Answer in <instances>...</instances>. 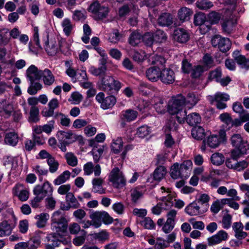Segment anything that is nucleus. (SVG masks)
Listing matches in <instances>:
<instances>
[{"label": "nucleus", "mask_w": 249, "mask_h": 249, "mask_svg": "<svg viewBox=\"0 0 249 249\" xmlns=\"http://www.w3.org/2000/svg\"><path fill=\"white\" fill-rule=\"evenodd\" d=\"M45 49L50 55H54L58 52V46L55 40H51L50 42L46 41L45 42Z\"/></svg>", "instance_id": "obj_32"}, {"label": "nucleus", "mask_w": 249, "mask_h": 249, "mask_svg": "<svg viewBox=\"0 0 249 249\" xmlns=\"http://www.w3.org/2000/svg\"><path fill=\"white\" fill-rule=\"evenodd\" d=\"M161 81L165 84H170L175 80V75L174 71L169 68H165L161 71Z\"/></svg>", "instance_id": "obj_18"}, {"label": "nucleus", "mask_w": 249, "mask_h": 249, "mask_svg": "<svg viewBox=\"0 0 249 249\" xmlns=\"http://www.w3.org/2000/svg\"><path fill=\"white\" fill-rule=\"evenodd\" d=\"M167 173L166 168L163 166H160L156 168L153 173V178L157 181H160L163 178Z\"/></svg>", "instance_id": "obj_41"}, {"label": "nucleus", "mask_w": 249, "mask_h": 249, "mask_svg": "<svg viewBox=\"0 0 249 249\" xmlns=\"http://www.w3.org/2000/svg\"><path fill=\"white\" fill-rule=\"evenodd\" d=\"M17 219L12 213L10 218L0 222V237H3L11 234L16 226Z\"/></svg>", "instance_id": "obj_8"}, {"label": "nucleus", "mask_w": 249, "mask_h": 249, "mask_svg": "<svg viewBox=\"0 0 249 249\" xmlns=\"http://www.w3.org/2000/svg\"><path fill=\"white\" fill-rule=\"evenodd\" d=\"M177 211L175 210L169 211L167 213V220L164 222L163 218H160L157 221L159 226H162V230L165 233H170L175 226V219L177 215Z\"/></svg>", "instance_id": "obj_4"}, {"label": "nucleus", "mask_w": 249, "mask_h": 249, "mask_svg": "<svg viewBox=\"0 0 249 249\" xmlns=\"http://www.w3.org/2000/svg\"><path fill=\"white\" fill-rule=\"evenodd\" d=\"M200 100V95L197 93L192 92L188 94L186 98H185V105H189L191 108L195 106Z\"/></svg>", "instance_id": "obj_34"}, {"label": "nucleus", "mask_w": 249, "mask_h": 249, "mask_svg": "<svg viewBox=\"0 0 249 249\" xmlns=\"http://www.w3.org/2000/svg\"><path fill=\"white\" fill-rule=\"evenodd\" d=\"M123 147V141L121 138H117L114 140L111 144L112 150L115 153H118Z\"/></svg>", "instance_id": "obj_58"}, {"label": "nucleus", "mask_w": 249, "mask_h": 249, "mask_svg": "<svg viewBox=\"0 0 249 249\" xmlns=\"http://www.w3.org/2000/svg\"><path fill=\"white\" fill-rule=\"evenodd\" d=\"M231 144L234 147H239L241 151L249 150V143L244 140L240 134H234L231 138Z\"/></svg>", "instance_id": "obj_16"}, {"label": "nucleus", "mask_w": 249, "mask_h": 249, "mask_svg": "<svg viewBox=\"0 0 249 249\" xmlns=\"http://www.w3.org/2000/svg\"><path fill=\"white\" fill-rule=\"evenodd\" d=\"M39 110L36 107H32L31 108L29 122L36 123L39 120L38 117Z\"/></svg>", "instance_id": "obj_61"}, {"label": "nucleus", "mask_w": 249, "mask_h": 249, "mask_svg": "<svg viewBox=\"0 0 249 249\" xmlns=\"http://www.w3.org/2000/svg\"><path fill=\"white\" fill-rule=\"evenodd\" d=\"M89 10L93 13L98 19H102L107 17L108 8L102 0H94L90 5Z\"/></svg>", "instance_id": "obj_6"}, {"label": "nucleus", "mask_w": 249, "mask_h": 249, "mask_svg": "<svg viewBox=\"0 0 249 249\" xmlns=\"http://www.w3.org/2000/svg\"><path fill=\"white\" fill-rule=\"evenodd\" d=\"M232 227L235 232V236L237 238L242 239L245 238L247 236V233L243 231L244 225L242 223H234Z\"/></svg>", "instance_id": "obj_35"}, {"label": "nucleus", "mask_w": 249, "mask_h": 249, "mask_svg": "<svg viewBox=\"0 0 249 249\" xmlns=\"http://www.w3.org/2000/svg\"><path fill=\"white\" fill-rule=\"evenodd\" d=\"M158 23L161 26H170L173 23L175 26L178 25L176 23H174L172 15L167 13H163L160 15L158 19Z\"/></svg>", "instance_id": "obj_23"}, {"label": "nucleus", "mask_w": 249, "mask_h": 249, "mask_svg": "<svg viewBox=\"0 0 249 249\" xmlns=\"http://www.w3.org/2000/svg\"><path fill=\"white\" fill-rule=\"evenodd\" d=\"M236 24V20L233 18H226L222 23V30L226 34H231L234 30Z\"/></svg>", "instance_id": "obj_22"}, {"label": "nucleus", "mask_w": 249, "mask_h": 249, "mask_svg": "<svg viewBox=\"0 0 249 249\" xmlns=\"http://www.w3.org/2000/svg\"><path fill=\"white\" fill-rule=\"evenodd\" d=\"M68 228V221L65 218V214L61 210L54 212L51 217V230L60 235L65 233Z\"/></svg>", "instance_id": "obj_2"}, {"label": "nucleus", "mask_w": 249, "mask_h": 249, "mask_svg": "<svg viewBox=\"0 0 249 249\" xmlns=\"http://www.w3.org/2000/svg\"><path fill=\"white\" fill-rule=\"evenodd\" d=\"M211 161L214 165H219L223 163L224 161L223 155L219 153L213 154L211 156Z\"/></svg>", "instance_id": "obj_56"}, {"label": "nucleus", "mask_w": 249, "mask_h": 249, "mask_svg": "<svg viewBox=\"0 0 249 249\" xmlns=\"http://www.w3.org/2000/svg\"><path fill=\"white\" fill-rule=\"evenodd\" d=\"M41 243V240L38 236H33L27 242L28 249H37Z\"/></svg>", "instance_id": "obj_52"}, {"label": "nucleus", "mask_w": 249, "mask_h": 249, "mask_svg": "<svg viewBox=\"0 0 249 249\" xmlns=\"http://www.w3.org/2000/svg\"><path fill=\"white\" fill-rule=\"evenodd\" d=\"M47 162L49 166V169L50 173H54L57 171L59 164L54 157H53L48 160H47Z\"/></svg>", "instance_id": "obj_53"}, {"label": "nucleus", "mask_w": 249, "mask_h": 249, "mask_svg": "<svg viewBox=\"0 0 249 249\" xmlns=\"http://www.w3.org/2000/svg\"><path fill=\"white\" fill-rule=\"evenodd\" d=\"M42 85L38 82H35V81H30V85L27 91L28 93L33 95L37 93V92L41 89Z\"/></svg>", "instance_id": "obj_45"}, {"label": "nucleus", "mask_w": 249, "mask_h": 249, "mask_svg": "<svg viewBox=\"0 0 249 249\" xmlns=\"http://www.w3.org/2000/svg\"><path fill=\"white\" fill-rule=\"evenodd\" d=\"M174 38L179 43H185L188 40L189 36L186 30L178 28L174 31Z\"/></svg>", "instance_id": "obj_27"}, {"label": "nucleus", "mask_w": 249, "mask_h": 249, "mask_svg": "<svg viewBox=\"0 0 249 249\" xmlns=\"http://www.w3.org/2000/svg\"><path fill=\"white\" fill-rule=\"evenodd\" d=\"M61 25L65 35L67 36H69L74 28V25L71 22V19L69 18H65L62 21Z\"/></svg>", "instance_id": "obj_37"}, {"label": "nucleus", "mask_w": 249, "mask_h": 249, "mask_svg": "<svg viewBox=\"0 0 249 249\" xmlns=\"http://www.w3.org/2000/svg\"><path fill=\"white\" fill-rule=\"evenodd\" d=\"M160 204L163 209H169L173 205V196L169 194L167 196L162 197Z\"/></svg>", "instance_id": "obj_48"}, {"label": "nucleus", "mask_w": 249, "mask_h": 249, "mask_svg": "<svg viewBox=\"0 0 249 249\" xmlns=\"http://www.w3.org/2000/svg\"><path fill=\"white\" fill-rule=\"evenodd\" d=\"M207 99L212 104L215 103L217 108L223 109L227 107L224 102L230 99V96L226 93L217 92L213 95H209Z\"/></svg>", "instance_id": "obj_12"}, {"label": "nucleus", "mask_w": 249, "mask_h": 249, "mask_svg": "<svg viewBox=\"0 0 249 249\" xmlns=\"http://www.w3.org/2000/svg\"><path fill=\"white\" fill-rule=\"evenodd\" d=\"M212 44L213 47H217L223 53L229 50L231 44L229 38L222 37L219 35H216L213 37Z\"/></svg>", "instance_id": "obj_14"}, {"label": "nucleus", "mask_w": 249, "mask_h": 249, "mask_svg": "<svg viewBox=\"0 0 249 249\" xmlns=\"http://www.w3.org/2000/svg\"><path fill=\"white\" fill-rule=\"evenodd\" d=\"M18 142V136L15 132L6 133L4 138V142L10 146H16Z\"/></svg>", "instance_id": "obj_31"}, {"label": "nucleus", "mask_w": 249, "mask_h": 249, "mask_svg": "<svg viewBox=\"0 0 249 249\" xmlns=\"http://www.w3.org/2000/svg\"><path fill=\"white\" fill-rule=\"evenodd\" d=\"M89 218L93 222V226L98 228L102 225V222L106 224L113 222V218L105 211H92L90 213Z\"/></svg>", "instance_id": "obj_5"}, {"label": "nucleus", "mask_w": 249, "mask_h": 249, "mask_svg": "<svg viewBox=\"0 0 249 249\" xmlns=\"http://www.w3.org/2000/svg\"><path fill=\"white\" fill-rule=\"evenodd\" d=\"M41 78L43 81L44 84L46 86L52 85L55 81L54 75L52 71L48 69H45L44 70L42 71Z\"/></svg>", "instance_id": "obj_29"}, {"label": "nucleus", "mask_w": 249, "mask_h": 249, "mask_svg": "<svg viewBox=\"0 0 249 249\" xmlns=\"http://www.w3.org/2000/svg\"><path fill=\"white\" fill-rule=\"evenodd\" d=\"M239 53V51L234 52L233 55L235 61L242 68L248 69L249 68V59Z\"/></svg>", "instance_id": "obj_30"}, {"label": "nucleus", "mask_w": 249, "mask_h": 249, "mask_svg": "<svg viewBox=\"0 0 249 249\" xmlns=\"http://www.w3.org/2000/svg\"><path fill=\"white\" fill-rule=\"evenodd\" d=\"M161 71V70L158 67H151L146 71V76L149 81L157 82L159 79H160Z\"/></svg>", "instance_id": "obj_17"}, {"label": "nucleus", "mask_w": 249, "mask_h": 249, "mask_svg": "<svg viewBox=\"0 0 249 249\" xmlns=\"http://www.w3.org/2000/svg\"><path fill=\"white\" fill-rule=\"evenodd\" d=\"M53 187L51 183L46 180L42 184L36 185L33 190V194L43 199L46 196H51L53 192Z\"/></svg>", "instance_id": "obj_10"}, {"label": "nucleus", "mask_w": 249, "mask_h": 249, "mask_svg": "<svg viewBox=\"0 0 249 249\" xmlns=\"http://www.w3.org/2000/svg\"><path fill=\"white\" fill-rule=\"evenodd\" d=\"M192 136L196 140H202L205 137V130L200 126H196L192 130Z\"/></svg>", "instance_id": "obj_44"}, {"label": "nucleus", "mask_w": 249, "mask_h": 249, "mask_svg": "<svg viewBox=\"0 0 249 249\" xmlns=\"http://www.w3.org/2000/svg\"><path fill=\"white\" fill-rule=\"evenodd\" d=\"M150 132V128L146 125H143L138 128L137 135L139 137L144 138L149 135Z\"/></svg>", "instance_id": "obj_63"}, {"label": "nucleus", "mask_w": 249, "mask_h": 249, "mask_svg": "<svg viewBox=\"0 0 249 249\" xmlns=\"http://www.w3.org/2000/svg\"><path fill=\"white\" fill-rule=\"evenodd\" d=\"M122 37V35L120 34L118 30H114L109 34L108 40L111 43H116L120 40Z\"/></svg>", "instance_id": "obj_62"}, {"label": "nucleus", "mask_w": 249, "mask_h": 249, "mask_svg": "<svg viewBox=\"0 0 249 249\" xmlns=\"http://www.w3.org/2000/svg\"><path fill=\"white\" fill-rule=\"evenodd\" d=\"M102 85L105 91L118 92L121 88V83L110 75H105L102 79Z\"/></svg>", "instance_id": "obj_11"}, {"label": "nucleus", "mask_w": 249, "mask_h": 249, "mask_svg": "<svg viewBox=\"0 0 249 249\" xmlns=\"http://www.w3.org/2000/svg\"><path fill=\"white\" fill-rule=\"evenodd\" d=\"M106 70L107 68L105 65H102L99 68H96L94 66H91L89 68V71L91 74L97 76L105 73Z\"/></svg>", "instance_id": "obj_54"}, {"label": "nucleus", "mask_w": 249, "mask_h": 249, "mask_svg": "<svg viewBox=\"0 0 249 249\" xmlns=\"http://www.w3.org/2000/svg\"><path fill=\"white\" fill-rule=\"evenodd\" d=\"M185 212L190 215H198L204 213L206 210L201 209L196 202L190 204L185 208Z\"/></svg>", "instance_id": "obj_26"}, {"label": "nucleus", "mask_w": 249, "mask_h": 249, "mask_svg": "<svg viewBox=\"0 0 249 249\" xmlns=\"http://www.w3.org/2000/svg\"><path fill=\"white\" fill-rule=\"evenodd\" d=\"M192 14V12L190 9L186 7H182L178 11V18L182 22L188 20Z\"/></svg>", "instance_id": "obj_47"}, {"label": "nucleus", "mask_w": 249, "mask_h": 249, "mask_svg": "<svg viewBox=\"0 0 249 249\" xmlns=\"http://www.w3.org/2000/svg\"><path fill=\"white\" fill-rule=\"evenodd\" d=\"M42 70H39L34 65H31L27 69L26 75L30 81H35L41 79Z\"/></svg>", "instance_id": "obj_21"}, {"label": "nucleus", "mask_w": 249, "mask_h": 249, "mask_svg": "<svg viewBox=\"0 0 249 249\" xmlns=\"http://www.w3.org/2000/svg\"><path fill=\"white\" fill-rule=\"evenodd\" d=\"M228 238L226 232L223 231H218L216 234L208 238V241L210 245H214L226 240Z\"/></svg>", "instance_id": "obj_25"}, {"label": "nucleus", "mask_w": 249, "mask_h": 249, "mask_svg": "<svg viewBox=\"0 0 249 249\" xmlns=\"http://www.w3.org/2000/svg\"><path fill=\"white\" fill-rule=\"evenodd\" d=\"M206 20V15L203 13H197L194 16V24L196 26L202 25Z\"/></svg>", "instance_id": "obj_64"}, {"label": "nucleus", "mask_w": 249, "mask_h": 249, "mask_svg": "<svg viewBox=\"0 0 249 249\" xmlns=\"http://www.w3.org/2000/svg\"><path fill=\"white\" fill-rule=\"evenodd\" d=\"M226 140V130L224 129H221L217 135H210L207 139L203 141V142L211 148H216L221 143L225 142Z\"/></svg>", "instance_id": "obj_9"}, {"label": "nucleus", "mask_w": 249, "mask_h": 249, "mask_svg": "<svg viewBox=\"0 0 249 249\" xmlns=\"http://www.w3.org/2000/svg\"><path fill=\"white\" fill-rule=\"evenodd\" d=\"M12 194L18 197L21 201L27 200L30 196L29 188L25 187L22 184H17L13 188Z\"/></svg>", "instance_id": "obj_15"}, {"label": "nucleus", "mask_w": 249, "mask_h": 249, "mask_svg": "<svg viewBox=\"0 0 249 249\" xmlns=\"http://www.w3.org/2000/svg\"><path fill=\"white\" fill-rule=\"evenodd\" d=\"M193 165L191 160L184 161L182 164L179 165L180 173L182 176V178H187L190 174V169Z\"/></svg>", "instance_id": "obj_28"}, {"label": "nucleus", "mask_w": 249, "mask_h": 249, "mask_svg": "<svg viewBox=\"0 0 249 249\" xmlns=\"http://www.w3.org/2000/svg\"><path fill=\"white\" fill-rule=\"evenodd\" d=\"M13 110V105L7 101L5 103V106L3 107L0 115L5 118H8L12 114Z\"/></svg>", "instance_id": "obj_51"}, {"label": "nucleus", "mask_w": 249, "mask_h": 249, "mask_svg": "<svg viewBox=\"0 0 249 249\" xmlns=\"http://www.w3.org/2000/svg\"><path fill=\"white\" fill-rule=\"evenodd\" d=\"M181 174L179 164L177 162L174 163L171 168L170 176L171 178L175 179L182 178Z\"/></svg>", "instance_id": "obj_55"}, {"label": "nucleus", "mask_w": 249, "mask_h": 249, "mask_svg": "<svg viewBox=\"0 0 249 249\" xmlns=\"http://www.w3.org/2000/svg\"><path fill=\"white\" fill-rule=\"evenodd\" d=\"M104 151V146L103 145H98L94 146L90 152L93 156V159L95 162H98Z\"/></svg>", "instance_id": "obj_43"}, {"label": "nucleus", "mask_w": 249, "mask_h": 249, "mask_svg": "<svg viewBox=\"0 0 249 249\" xmlns=\"http://www.w3.org/2000/svg\"><path fill=\"white\" fill-rule=\"evenodd\" d=\"M219 118L223 123V126L226 130H229L232 127V119L228 113H224L219 116Z\"/></svg>", "instance_id": "obj_40"}, {"label": "nucleus", "mask_w": 249, "mask_h": 249, "mask_svg": "<svg viewBox=\"0 0 249 249\" xmlns=\"http://www.w3.org/2000/svg\"><path fill=\"white\" fill-rule=\"evenodd\" d=\"M178 126L174 119L172 117L166 123L163 127V129L165 134L164 144L166 147H171L174 144L175 141L171 135V133L176 131Z\"/></svg>", "instance_id": "obj_7"}, {"label": "nucleus", "mask_w": 249, "mask_h": 249, "mask_svg": "<svg viewBox=\"0 0 249 249\" xmlns=\"http://www.w3.org/2000/svg\"><path fill=\"white\" fill-rule=\"evenodd\" d=\"M10 41L9 29L7 28H0V46H6Z\"/></svg>", "instance_id": "obj_38"}, {"label": "nucleus", "mask_w": 249, "mask_h": 249, "mask_svg": "<svg viewBox=\"0 0 249 249\" xmlns=\"http://www.w3.org/2000/svg\"><path fill=\"white\" fill-rule=\"evenodd\" d=\"M138 116V112L132 109H127L121 112V119L127 122L135 120Z\"/></svg>", "instance_id": "obj_24"}, {"label": "nucleus", "mask_w": 249, "mask_h": 249, "mask_svg": "<svg viewBox=\"0 0 249 249\" xmlns=\"http://www.w3.org/2000/svg\"><path fill=\"white\" fill-rule=\"evenodd\" d=\"M196 5L200 9L207 10L212 7L213 4L211 1L208 0H200L197 1Z\"/></svg>", "instance_id": "obj_60"}, {"label": "nucleus", "mask_w": 249, "mask_h": 249, "mask_svg": "<svg viewBox=\"0 0 249 249\" xmlns=\"http://www.w3.org/2000/svg\"><path fill=\"white\" fill-rule=\"evenodd\" d=\"M186 120L187 123L190 125H196L201 121V118L197 113H193L186 116L185 120Z\"/></svg>", "instance_id": "obj_42"}, {"label": "nucleus", "mask_w": 249, "mask_h": 249, "mask_svg": "<svg viewBox=\"0 0 249 249\" xmlns=\"http://www.w3.org/2000/svg\"><path fill=\"white\" fill-rule=\"evenodd\" d=\"M50 217L49 214L47 213H41L36 215L35 218L36 220V226L39 228L44 227Z\"/></svg>", "instance_id": "obj_33"}, {"label": "nucleus", "mask_w": 249, "mask_h": 249, "mask_svg": "<svg viewBox=\"0 0 249 249\" xmlns=\"http://www.w3.org/2000/svg\"><path fill=\"white\" fill-rule=\"evenodd\" d=\"M44 241L45 249H55L60 245V241L54 233L47 234Z\"/></svg>", "instance_id": "obj_20"}, {"label": "nucleus", "mask_w": 249, "mask_h": 249, "mask_svg": "<svg viewBox=\"0 0 249 249\" xmlns=\"http://www.w3.org/2000/svg\"><path fill=\"white\" fill-rule=\"evenodd\" d=\"M142 39V36L140 33L133 32L129 38V43L131 45L135 46L141 42Z\"/></svg>", "instance_id": "obj_50"}, {"label": "nucleus", "mask_w": 249, "mask_h": 249, "mask_svg": "<svg viewBox=\"0 0 249 249\" xmlns=\"http://www.w3.org/2000/svg\"><path fill=\"white\" fill-rule=\"evenodd\" d=\"M103 181V179L101 178H94L92 179V191L94 193L99 194L105 193L102 187Z\"/></svg>", "instance_id": "obj_39"}, {"label": "nucleus", "mask_w": 249, "mask_h": 249, "mask_svg": "<svg viewBox=\"0 0 249 249\" xmlns=\"http://www.w3.org/2000/svg\"><path fill=\"white\" fill-rule=\"evenodd\" d=\"M228 200L224 198L217 199L213 201L211 206V211L214 213H217L226 204Z\"/></svg>", "instance_id": "obj_36"}, {"label": "nucleus", "mask_w": 249, "mask_h": 249, "mask_svg": "<svg viewBox=\"0 0 249 249\" xmlns=\"http://www.w3.org/2000/svg\"><path fill=\"white\" fill-rule=\"evenodd\" d=\"M65 66L66 67V73L68 76L71 78V80L74 81L76 76V70L71 66L70 61L65 62Z\"/></svg>", "instance_id": "obj_57"}, {"label": "nucleus", "mask_w": 249, "mask_h": 249, "mask_svg": "<svg viewBox=\"0 0 249 249\" xmlns=\"http://www.w3.org/2000/svg\"><path fill=\"white\" fill-rule=\"evenodd\" d=\"M108 180L115 188L121 189L126 184V179L123 172L118 167L113 168L108 176Z\"/></svg>", "instance_id": "obj_3"}, {"label": "nucleus", "mask_w": 249, "mask_h": 249, "mask_svg": "<svg viewBox=\"0 0 249 249\" xmlns=\"http://www.w3.org/2000/svg\"><path fill=\"white\" fill-rule=\"evenodd\" d=\"M95 99L100 104L101 108L106 110L112 108L116 103V99L113 95L105 97V94L100 92L96 96Z\"/></svg>", "instance_id": "obj_13"}, {"label": "nucleus", "mask_w": 249, "mask_h": 249, "mask_svg": "<svg viewBox=\"0 0 249 249\" xmlns=\"http://www.w3.org/2000/svg\"><path fill=\"white\" fill-rule=\"evenodd\" d=\"M66 200L71 208L75 209L78 208L80 206L79 203L71 193H68L67 194Z\"/></svg>", "instance_id": "obj_49"}, {"label": "nucleus", "mask_w": 249, "mask_h": 249, "mask_svg": "<svg viewBox=\"0 0 249 249\" xmlns=\"http://www.w3.org/2000/svg\"><path fill=\"white\" fill-rule=\"evenodd\" d=\"M185 98L181 95L173 97L168 102L167 111L172 115H176V118L179 124L184 122L187 112L184 108Z\"/></svg>", "instance_id": "obj_1"}, {"label": "nucleus", "mask_w": 249, "mask_h": 249, "mask_svg": "<svg viewBox=\"0 0 249 249\" xmlns=\"http://www.w3.org/2000/svg\"><path fill=\"white\" fill-rule=\"evenodd\" d=\"M70 176L71 173L70 171L68 170L65 171L54 180V184L59 185L65 182L70 178Z\"/></svg>", "instance_id": "obj_46"}, {"label": "nucleus", "mask_w": 249, "mask_h": 249, "mask_svg": "<svg viewBox=\"0 0 249 249\" xmlns=\"http://www.w3.org/2000/svg\"><path fill=\"white\" fill-rule=\"evenodd\" d=\"M141 225L143 226L145 229L148 230H152L155 229L156 225L152 220L151 218L149 217H145L141 222Z\"/></svg>", "instance_id": "obj_59"}, {"label": "nucleus", "mask_w": 249, "mask_h": 249, "mask_svg": "<svg viewBox=\"0 0 249 249\" xmlns=\"http://www.w3.org/2000/svg\"><path fill=\"white\" fill-rule=\"evenodd\" d=\"M57 137L60 142L65 143H70L74 142L76 138V135L71 130L68 131H59L57 133Z\"/></svg>", "instance_id": "obj_19"}]
</instances>
